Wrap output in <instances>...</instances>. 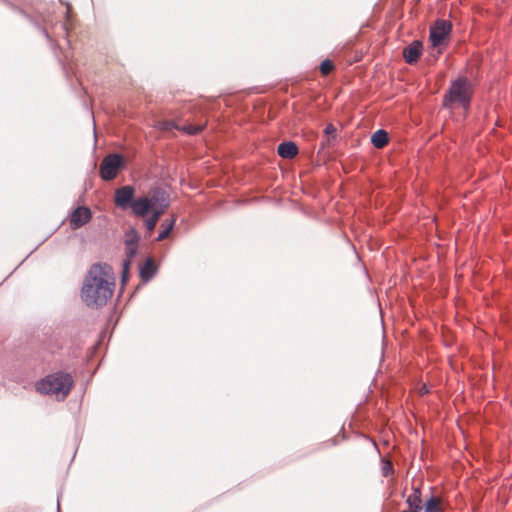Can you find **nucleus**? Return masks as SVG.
Wrapping results in <instances>:
<instances>
[{"label":"nucleus","mask_w":512,"mask_h":512,"mask_svg":"<svg viewBox=\"0 0 512 512\" xmlns=\"http://www.w3.org/2000/svg\"><path fill=\"white\" fill-rule=\"evenodd\" d=\"M115 286L112 267L103 264H93L88 270L81 288V299L90 308H100L111 299Z\"/></svg>","instance_id":"nucleus-1"},{"label":"nucleus","mask_w":512,"mask_h":512,"mask_svg":"<svg viewBox=\"0 0 512 512\" xmlns=\"http://www.w3.org/2000/svg\"><path fill=\"white\" fill-rule=\"evenodd\" d=\"M170 205L169 193L160 187L152 188L148 193L137 198L132 204V212L138 217H146L150 211H162Z\"/></svg>","instance_id":"nucleus-2"},{"label":"nucleus","mask_w":512,"mask_h":512,"mask_svg":"<svg viewBox=\"0 0 512 512\" xmlns=\"http://www.w3.org/2000/svg\"><path fill=\"white\" fill-rule=\"evenodd\" d=\"M73 385L74 381L70 374L57 372L39 381L36 390L42 394L54 395L58 400H64Z\"/></svg>","instance_id":"nucleus-3"},{"label":"nucleus","mask_w":512,"mask_h":512,"mask_svg":"<svg viewBox=\"0 0 512 512\" xmlns=\"http://www.w3.org/2000/svg\"><path fill=\"white\" fill-rule=\"evenodd\" d=\"M472 86L466 78H459L452 82L447 94L444 97V106H460L465 110L469 108L472 97Z\"/></svg>","instance_id":"nucleus-4"},{"label":"nucleus","mask_w":512,"mask_h":512,"mask_svg":"<svg viewBox=\"0 0 512 512\" xmlns=\"http://www.w3.org/2000/svg\"><path fill=\"white\" fill-rule=\"evenodd\" d=\"M452 24L447 20H437L430 28L429 40L433 47L440 48L449 42Z\"/></svg>","instance_id":"nucleus-5"},{"label":"nucleus","mask_w":512,"mask_h":512,"mask_svg":"<svg viewBox=\"0 0 512 512\" xmlns=\"http://www.w3.org/2000/svg\"><path fill=\"white\" fill-rule=\"evenodd\" d=\"M122 164L123 160L120 155L110 154L106 156L100 165L101 177L106 181L114 179L117 176L118 170Z\"/></svg>","instance_id":"nucleus-6"},{"label":"nucleus","mask_w":512,"mask_h":512,"mask_svg":"<svg viewBox=\"0 0 512 512\" xmlns=\"http://www.w3.org/2000/svg\"><path fill=\"white\" fill-rule=\"evenodd\" d=\"M135 189L132 186L126 185L118 188L115 191L114 202L115 205L121 209H126L130 207L132 209V204L136 199H134Z\"/></svg>","instance_id":"nucleus-7"},{"label":"nucleus","mask_w":512,"mask_h":512,"mask_svg":"<svg viewBox=\"0 0 512 512\" xmlns=\"http://www.w3.org/2000/svg\"><path fill=\"white\" fill-rule=\"evenodd\" d=\"M91 219V211L85 206L76 208L70 215L69 224L72 229H78Z\"/></svg>","instance_id":"nucleus-8"},{"label":"nucleus","mask_w":512,"mask_h":512,"mask_svg":"<svg viewBox=\"0 0 512 512\" xmlns=\"http://www.w3.org/2000/svg\"><path fill=\"white\" fill-rule=\"evenodd\" d=\"M422 54V43L413 41L410 45L403 49V57L408 64H414L418 61Z\"/></svg>","instance_id":"nucleus-9"},{"label":"nucleus","mask_w":512,"mask_h":512,"mask_svg":"<svg viewBox=\"0 0 512 512\" xmlns=\"http://www.w3.org/2000/svg\"><path fill=\"white\" fill-rule=\"evenodd\" d=\"M277 151L282 158L292 159L298 154V147L294 142L288 141L279 144Z\"/></svg>","instance_id":"nucleus-10"},{"label":"nucleus","mask_w":512,"mask_h":512,"mask_svg":"<svg viewBox=\"0 0 512 512\" xmlns=\"http://www.w3.org/2000/svg\"><path fill=\"white\" fill-rule=\"evenodd\" d=\"M407 504L412 512H419L422 510L421 491L419 488H414L413 492L407 498Z\"/></svg>","instance_id":"nucleus-11"},{"label":"nucleus","mask_w":512,"mask_h":512,"mask_svg":"<svg viewBox=\"0 0 512 512\" xmlns=\"http://www.w3.org/2000/svg\"><path fill=\"white\" fill-rule=\"evenodd\" d=\"M388 133L385 130H377L371 136V142L374 147L381 149L388 144Z\"/></svg>","instance_id":"nucleus-12"},{"label":"nucleus","mask_w":512,"mask_h":512,"mask_svg":"<svg viewBox=\"0 0 512 512\" xmlns=\"http://www.w3.org/2000/svg\"><path fill=\"white\" fill-rule=\"evenodd\" d=\"M325 138L322 141V147H329L333 145V141L336 138V128L333 124H328L324 130Z\"/></svg>","instance_id":"nucleus-13"},{"label":"nucleus","mask_w":512,"mask_h":512,"mask_svg":"<svg viewBox=\"0 0 512 512\" xmlns=\"http://www.w3.org/2000/svg\"><path fill=\"white\" fill-rule=\"evenodd\" d=\"M155 273V265L152 259H148L142 266L140 274L144 280L150 279Z\"/></svg>","instance_id":"nucleus-14"},{"label":"nucleus","mask_w":512,"mask_h":512,"mask_svg":"<svg viewBox=\"0 0 512 512\" xmlns=\"http://www.w3.org/2000/svg\"><path fill=\"white\" fill-rule=\"evenodd\" d=\"M151 212H152V215L145 220V226L149 232H152L155 229L157 222L159 221L160 217L164 213L162 211H151Z\"/></svg>","instance_id":"nucleus-15"},{"label":"nucleus","mask_w":512,"mask_h":512,"mask_svg":"<svg viewBox=\"0 0 512 512\" xmlns=\"http://www.w3.org/2000/svg\"><path fill=\"white\" fill-rule=\"evenodd\" d=\"M440 498L438 497H431L429 500L425 503V512H438L440 511Z\"/></svg>","instance_id":"nucleus-16"},{"label":"nucleus","mask_w":512,"mask_h":512,"mask_svg":"<svg viewBox=\"0 0 512 512\" xmlns=\"http://www.w3.org/2000/svg\"><path fill=\"white\" fill-rule=\"evenodd\" d=\"M136 251H137V246L125 245L126 260L123 263L124 274L126 273V270L131 262V259L135 256Z\"/></svg>","instance_id":"nucleus-17"},{"label":"nucleus","mask_w":512,"mask_h":512,"mask_svg":"<svg viewBox=\"0 0 512 512\" xmlns=\"http://www.w3.org/2000/svg\"><path fill=\"white\" fill-rule=\"evenodd\" d=\"M175 222H176V216L172 215V218L169 221V223L165 226V228L158 235V238H157L158 241H162L168 237V235L170 234L171 230L174 227Z\"/></svg>","instance_id":"nucleus-18"},{"label":"nucleus","mask_w":512,"mask_h":512,"mask_svg":"<svg viewBox=\"0 0 512 512\" xmlns=\"http://www.w3.org/2000/svg\"><path fill=\"white\" fill-rule=\"evenodd\" d=\"M139 240V236L134 229H131L126 233L125 236V245L137 246Z\"/></svg>","instance_id":"nucleus-19"},{"label":"nucleus","mask_w":512,"mask_h":512,"mask_svg":"<svg viewBox=\"0 0 512 512\" xmlns=\"http://www.w3.org/2000/svg\"><path fill=\"white\" fill-rule=\"evenodd\" d=\"M204 128V125H185L183 127H179V130H182L190 135H195L201 132Z\"/></svg>","instance_id":"nucleus-20"},{"label":"nucleus","mask_w":512,"mask_h":512,"mask_svg":"<svg viewBox=\"0 0 512 512\" xmlns=\"http://www.w3.org/2000/svg\"><path fill=\"white\" fill-rule=\"evenodd\" d=\"M156 127L162 131H170L174 128L179 129V127L173 121H168V120L159 121L157 123Z\"/></svg>","instance_id":"nucleus-21"},{"label":"nucleus","mask_w":512,"mask_h":512,"mask_svg":"<svg viewBox=\"0 0 512 512\" xmlns=\"http://www.w3.org/2000/svg\"><path fill=\"white\" fill-rule=\"evenodd\" d=\"M334 70V64L332 61L326 59L320 64V72L322 75H328Z\"/></svg>","instance_id":"nucleus-22"},{"label":"nucleus","mask_w":512,"mask_h":512,"mask_svg":"<svg viewBox=\"0 0 512 512\" xmlns=\"http://www.w3.org/2000/svg\"><path fill=\"white\" fill-rule=\"evenodd\" d=\"M383 475L388 476L390 471H392V464L390 462H386L382 468Z\"/></svg>","instance_id":"nucleus-23"}]
</instances>
